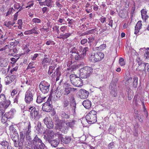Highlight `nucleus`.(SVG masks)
Here are the masks:
<instances>
[{
	"instance_id": "nucleus-1",
	"label": "nucleus",
	"mask_w": 149,
	"mask_h": 149,
	"mask_svg": "<svg viewBox=\"0 0 149 149\" xmlns=\"http://www.w3.org/2000/svg\"><path fill=\"white\" fill-rule=\"evenodd\" d=\"M80 72L79 76L82 78H87L89 77L93 72L92 68L86 66L79 70Z\"/></svg>"
},
{
	"instance_id": "nucleus-2",
	"label": "nucleus",
	"mask_w": 149,
	"mask_h": 149,
	"mask_svg": "<svg viewBox=\"0 0 149 149\" xmlns=\"http://www.w3.org/2000/svg\"><path fill=\"white\" fill-rule=\"evenodd\" d=\"M85 118L89 124H92L97 121V112L95 110H92L85 116Z\"/></svg>"
},
{
	"instance_id": "nucleus-3",
	"label": "nucleus",
	"mask_w": 149,
	"mask_h": 149,
	"mask_svg": "<svg viewBox=\"0 0 149 149\" xmlns=\"http://www.w3.org/2000/svg\"><path fill=\"white\" fill-rule=\"evenodd\" d=\"M104 57V54L101 52L93 53L90 57V61L92 62H97L101 61Z\"/></svg>"
},
{
	"instance_id": "nucleus-4",
	"label": "nucleus",
	"mask_w": 149,
	"mask_h": 149,
	"mask_svg": "<svg viewBox=\"0 0 149 149\" xmlns=\"http://www.w3.org/2000/svg\"><path fill=\"white\" fill-rule=\"evenodd\" d=\"M29 111H30V115L32 119L38 120L41 116L39 114V112L38 109H37L35 107H31L29 108Z\"/></svg>"
},
{
	"instance_id": "nucleus-5",
	"label": "nucleus",
	"mask_w": 149,
	"mask_h": 149,
	"mask_svg": "<svg viewBox=\"0 0 149 149\" xmlns=\"http://www.w3.org/2000/svg\"><path fill=\"white\" fill-rule=\"evenodd\" d=\"M49 87L50 84L44 81L41 82L39 85L40 90L44 94L48 93L49 90Z\"/></svg>"
},
{
	"instance_id": "nucleus-6",
	"label": "nucleus",
	"mask_w": 149,
	"mask_h": 149,
	"mask_svg": "<svg viewBox=\"0 0 149 149\" xmlns=\"http://www.w3.org/2000/svg\"><path fill=\"white\" fill-rule=\"evenodd\" d=\"M51 102V99L48 98L47 101L43 104L42 108L43 111L47 112H50L52 109Z\"/></svg>"
},
{
	"instance_id": "nucleus-7",
	"label": "nucleus",
	"mask_w": 149,
	"mask_h": 149,
	"mask_svg": "<svg viewBox=\"0 0 149 149\" xmlns=\"http://www.w3.org/2000/svg\"><path fill=\"white\" fill-rule=\"evenodd\" d=\"M89 92L87 91L81 89L77 93V96L81 99L86 98L88 96Z\"/></svg>"
},
{
	"instance_id": "nucleus-8",
	"label": "nucleus",
	"mask_w": 149,
	"mask_h": 149,
	"mask_svg": "<svg viewBox=\"0 0 149 149\" xmlns=\"http://www.w3.org/2000/svg\"><path fill=\"white\" fill-rule=\"evenodd\" d=\"M32 92L31 89H29L26 93L25 100L27 103H30L33 100Z\"/></svg>"
},
{
	"instance_id": "nucleus-9",
	"label": "nucleus",
	"mask_w": 149,
	"mask_h": 149,
	"mask_svg": "<svg viewBox=\"0 0 149 149\" xmlns=\"http://www.w3.org/2000/svg\"><path fill=\"white\" fill-rule=\"evenodd\" d=\"M79 53L77 50L75 51V60L79 61L78 63H77L75 64V69L80 68L81 65H83L84 63L82 62V58L80 55L79 54Z\"/></svg>"
},
{
	"instance_id": "nucleus-10",
	"label": "nucleus",
	"mask_w": 149,
	"mask_h": 149,
	"mask_svg": "<svg viewBox=\"0 0 149 149\" xmlns=\"http://www.w3.org/2000/svg\"><path fill=\"white\" fill-rule=\"evenodd\" d=\"M43 121L49 129H51L53 128L54 125L52 120L50 118L46 117L43 120Z\"/></svg>"
},
{
	"instance_id": "nucleus-11",
	"label": "nucleus",
	"mask_w": 149,
	"mask_h": 149,
	"mask_svg": "<svg viewBox=\"0 0 149 149\" xmlns=\"http://www.w3.org/2000/svg\"><path fill=\"white\" fill-rule=\"evenodd\" d=\"M81 48L82 47L81 46H79V45H77V44L76 45L75 47V51H76L77 49V50L79 53V54L80 55L81 58H82L81 54H86V52L88 51L89 49V48L88 47H86L84 48L83 51V53L80 54V53L81 52Z\"/></svg>"
},
{
	"instance_id": "nucleus-12",
	"label": "nucleus",
	"mask_w": 149,
	"mask_h": 149,
	"mask_svg": "<svg viewBox=\"0 0 149 149\" xmlns=\"http://www.w3.org/2000/svg\"><path fill=\"white\" fill-rule=\"evenodd\" d=\"M42 140L36 135L32 140L31 142L34 146H38L42 143Z\"/></svg>"
},
{
	"instance_id": "nucleus-13",
	"label": "nucleus",
	"mask_w": 149,
	"mask_h": 149,
	"mask_svg": "<svg viewBox=\"0 0 149 149\" xmlns=\"http://www.w3.org/2000/svg\"><path fill=\"white\" fill-rule=\"evenodd\" d=\"M35 132L38 134H41L42 133V128L41 122L38 121L37 125L35 127Z\"/></svg>"
},
{
	"instance_id": "nucleus-14",
	"label": "nucleus",
	"mask_w": 149,
	"mask_h": 149,
	"mask_svg": "<svg viewBox=\"0 0 149 149\" xmlns=\"http://www.w3.org/2000/svg\"><path fill=\"white\" fill-rule=\"evenodd\" d=\"M64 123L61 120H59L58 119L56 120V123L54 127L55 129L56 130H60L61 128L62 127V125H63Z\"/></svg>"
},
{
	"instance_id": "nucleus-15",
	"label": "nucleus",
	"mask_w": 149,
	"mask_h": 149,
	"mask_svg": "<svg viewBox=\"0 0 149 149\" xmlns=\"http://www.w3.org/2000/svg\"><path fill=\"white\" fill-rule=\"evenodd\" d=\"M82 105L87 109L90 108L91 106V103L88 100H86L82 103Z\"/></svg>"
},
{
	"instance_id": "nucleus-16",
	"label": "nucleus",
	"mask_w": 149,
	"mask_h": 149,
	"mask_svg": "<svg viewBox=\"0 0 149 149\" xmlns=\"http://www.w3.org/2000/svg\"><path fill=\"white\" fill-rule=\"evenodd\" d=\"M26 131L24 130L23 131L21 132L20 134V142L23 144L24 140V139L26 135Z\"/></svg>"
},
{
	"instance_id": "nucleus-17",
	"label": "nucleus",
	"mask_w": 149,
	"mask_h": 149,
	"mask_svg": "<svg viewBox=\"0 0 149 149\" xmlns=\"http://www.w3.org/2000/svg\"><path fill=\"white\" fill-rule=\"evenodd\" d=\"M107 131L109 134L113 135L116 132L115 127L114 125H111Z\"/></svg>"
},
{
	"instance_id": "nucleus-18",
	"label": "nucleus",
	"mask_w": 149,
	"mask_h": 149,
	"mask_svg": "<svg viewBox=\"0 0 149 149\" xmlns=\"http://www.w3.org/2000/svg\"><path fill=\"white\" fill-rule=\"evenodd\" d=\"M2 146V148L4 149H10L11 147L9 146V143L5 140H3L0 143Z\"/></svg>"
},
{
	"instance_id": "nucleus-19",
	"label": "nucleus",
	"mask_w": 149,
	"mask_h": 149,
	"mask_svg": "<svg viewBox=\"0 0 149 149\" xmlns=\"http://www.w3.org/2000/svg\"><path fill=\"white\" fill-rule=\"evenodd\" d=\"M126 91L127 93L128 99L129 100H130L133 97L132 91L130 87H128L127 88Z\"/></svg>"
},
{
	"instance_id": "nucleus-20",
	"label": "nucleus",
	"mask_w": 149,
	"mask_h": 149,
	"mask_svg": "<svg viewBox=\"0 0 149 149\" xmlns=\"http://www.w3.org/2000/svg\"><path fill=\"white\" fill-rule=\"evenodd\" d=\"M142 18L145 21L148 18V16L147 15V11L144 9H142L141 11Z\"/></svg>"
},
{
	"instance_id": "nucleus-21",
	"label": "nucleus",
	"mask_w": 149,
	"mask_h": 149,
	"mask_svg": "<svg viewBox=\"0 0 149 149\" xmlns=\"http://www.w3.org/2000/svg\"><path fill=\"white\" fill-rule=\"evenodd\" d=\"M75 80L76 81L77 84L75 85L76 87H80L82 85V80L79 77H77L75 74Z\"/></svg>"
},
{
	"instance_id": "nucleus-22",
	"label": "nucleus",
	"mask_w": 149,
	"mask_h": 149,
	"mask_svg": "<svg viewBox=\"0 0 149 149\" xmlns=\"http://www.w3.org/2000/svg\"><path fill=\"white\" fill-rule=\"evenodd\" d=\"M69 129V127L66 124L64 123L63 125H62V127L59 131H61L62 133H66L67 132Z\"/></svg>"
},
{
	"instance_id": "nucleus-23",
	"label": "nucleus",
	"mask_w": 149,
	"mask_h": 149,
	"mask_svg": "<svg viewBox=\"0 0 149 149\" xmlns=\"http://www.w3.org/2000/svg\"><path fill=\"white\" fill-rule=\"evenodd\" d=\"M70 105L72 108L73 111H74V108H74V94H71L70 97Z\"/></svg>"
},
{
	"instance_id": "nucleus-24",
	"label": "nucleus",
	"mask_w": 149,
	"mask_h": 149,
	"mask_svg": "<svg viewBox=\"0 0 149 149\" xmlns=\"http://www.w3.org/2000/svg\"><path fill=\"white\" fill-rule=\"evenodd\" d=\"M71 141V138L69 136H64L62 140V143L65 144H68Z\"/></svg>"
},
{
	"instance_id": "nucleus-25",
	"label": "nucleus",
	"mask_w": 149,
	"mask_h": 149,
	"mask_svg": "<svg viewBox=\"0 0 149 149\" xmlns=\"http://www.w3.org/2000/svg\"><path fill=\"white\" fill-rule=\"evenodd\" d=\"M111 95L112 97H116L117 95L118 91L117 88H114L110 91Z\"/></svg>"
},
{
	"instance_id": "nucleus-26",
	"label": "nucleus",
	"mask_w": 149,
	"mask_h": 149,
	"mask_svg": "<svg viewBox=\"0 0 149 149\" xmlns=\"http://www.w3.org/2000/svg\"><path fill=\"white\" fill-rule=\"evenodd\" d=\"M50 143L51 146L53 147H56L59 144L58 141L56 140H52L48 142Z\"/></svg>"
},
{
	"instance_id": "nucleus-27",
	"label": "nucleus",
	"mask_w": 149,
	"mask_h": 149,
	"mask_svg": "<svg viewBox=\"0 0 149 149\" xmlns=\"http://www.w3.org/2000/svg\"><path fill=\"white\" fill-rule=\"evenodd\" d=\"M54 136L46 133V135L44 136V138L47 142H50L53 138Z\"/></svg>"
},
{
	"instance_id": "nucleus-28",
	"label": "nucleus",
	"mask_w": 149,
	"mask_h": 149,
	"mask_svg": "<svg viewBox=\"0 0 149 149\" xmlns=\"http://www.w3.org/2000/svg\"><path fill=\"white\" fill-rule=\"evenodd\" d=\"M8 62L6 59L1 60L0 62V66L1 67H6L8 65Z\"/></svg>"
},
{
	"instance_id": "nucleus-29",
	"label": "nucleus",
	"mask_w": 149,
	"mask_h": 149,
	"mask_svg": "<svg viewBox=\"0 0 149 149\" xmlns=\"http://www.w3.org/2000/svg\"><path fill=\"white\" fill-rule=\"evenodd\" d=\"M11 138L14 142H16L19 140V135L18 133L13 134L11 135Z\"/></svg>"
},
{
	"instance_id": "nucleus-30",
	"label": "nucleus",
	"mask_w": 149,
	"mask_h": 149,
	"mask_svg": "<svg viewBox=\"0 0 149 149\" xmlns=\"http://www.w3.org/2000/svg\"><path fill=\"white\" fill-rule=\"evenodd\" d=\"M133 86L134 88H136L138 85V78L136 77H134L133 78Z\"/></svg>"
},
{
	"instance_id": "nucleus-31",
	"label": "nucleus",
	"mask_w": 149,
	"mask_h": 149,
	"mask_svg": "<svg viewBox=\"0 0 149 149\" xmlns=\"http://www.w3.org/2000/svg\"><path fill=\"white\" fill-rule=\"evenodd\" d=\"M136 61L138 62V65H140L141 64H142V66H143V70H144L146 69V65L148 64L147 63H143L142 64V61L141 60H140L139 58L136 59Z\"/></svg>"
},
{
	"instance_id": "nucleus-32",
	"label": "nucleus",
	"mask_w": 149,
	"mask_h": 149,
	"mask_svg": "<svg viewBox=\"0 0 149 149\" xmlns=\"http://www.w3.org/2000/svg\"><path fill=\"white\" fill-rule=\"evenodd\" d=\"M73 70H71V73L72 74L70 75V78L72 84L74 85V74H73Z\"/></svg>"
},
{
	"instance_id": "nucleus-33",
	"label": "nucleus",
	"mask_w": 149,
	"mask_h": 149,
	"mask_svg": "<svg viewBox=\"0 0 149 149\" xmlns=\"http://www.w3.org/2000/svg\"><path fill=\"white\" fill-rule=\"evenodd\" d=\"M13 113L11 111H9V112L6 113L4 114V117L7 118H10L13 117Z\"/></svg>"
},
{
	"instance_id": "nucleus-34",
	"label": "nucleus",
	"mask_w": 149,
	"mask_h": 149,
	"mask_svg": "<svg viewBox=\"0 0 149 149\" xmlns=\"http://www.w3.org/2000/svg\"><path fill=\"white\" fill-rule=\"evenodd\" d=\"M46 98L45 97H42L40 95L38 96H37L36 102L38 103H40L42 102Z\"/></svg>"
},
{
	"instance_id": "nucleus-35",
	"label": "nucleus",
	"mask_w": 149,
	"mask_h": 149,
	"mask_svg": "<svg viewBox=\"0 0 149 149\" xmlns=\"http://www.w3.org/2000/svg\"><path fill=\"white\" fill-rule=\"evenodd\" d=\"M55 135L56 137H57L59 139L61 140L62 141V140H63L64 136L63 135L59 132H57L55 134Z\"/></svg>"
},
{
	"instance_id": "nucleus-36",
	"label": "nucleus",
	"mask_w": 149,
	"mask_h": 149,
	"mask_svg": "<svg viewBox=\"0 0 149 149\" xmlns=\"http://www.w3.org/2000/svg\"><path fill=\"white\" fill-rule=\"evenodd\" d=\"M70 33H66L64 34L61 35L58 38L64 39L69 37L70 36Z\"/></svg>"
},
{
	"instance_id": "nucleus-37",
	"label": "nucleus",
	"mask_w": 149,
	"mask_h": 149,
	"mask_svg": "<svg viewBox=\"0 0 149 149\" xmlns=\"http://www.w3.org/2000/svg\"><path fill=\"white\" fill-rule=\"evenodd\" d=\"M109 88L111 90L113 89L114 88H117L116 84L113 81H112L110 84Z\"/></svg>"
},
{
	"instance_id": "nucleus-38",
	"label": "nucleus",
	"mask_w": 149,
	"mask_h": 149,
	"mask_svg": "<svg viewBox=\"0 0 149 149\" xmlns=\"http://www.w3.org/2000/svg\"><path fill=\"white\" fill-rule=\"evenodd\" d=\"M51 61L50 59L47 57L44 58L42 61V64L49 63Z\"/></svg>"
},
{
	"instance_id": "nucleus-39",
	"label": "nucleus",
	"mask_w": 149,
	"mask_h": 149,
	"mask_svg": "<svg viewBox=\"0 0 149 149\" xmlns=\"http://www.w3.org/2000/svg\"><path fill=\"white\" fill-rule=\"evenodd\" d=\"M31 31L32 34L33 33L36 34H38V28L36 26H35L31 30Z\"/></svg>"
},
{
	"instance_id": "nucleus-40",
	"label": "nucleus",
	"mask_w": 149,
	"mask_h": 149,
	"mask_svg": "<svg viewBox=\"0 0 149 149\" xmlns=\"http://www.w3.org/2000/svg\"><path fill=\"white\" fill-rule=\"evenodd\" d=\"M9 129L13 134H17L18 133L16 131V130L15 129L13 125H11L10 126Z\"/></svg>"
},
{
	"instance_id": "nucleus-41",
	"label": "nucleus",
	"mask_w": 149,
	"mask_h": 149,
	"mask_svg": "<svg viewBox=\"0 0 149 149\" xmlns=\"http://www.w3.org/2000/svg\"><path fill=\"white\" fill-rule=\"evenodd\" d=\"M6 100L5 96L4 94L0 95V103L5 102Z\"/></svg>"
},
{
	"instance_id": "nucleus-42",
	"label": "nucleus",
	"mask_w": 149,
	"mask_h": 149,
	"mask_svg": "<svg viewBox=\"0 0 149 149\" xmlns=\"http://www.w3.org/2000/svg\"><path fill=\"white\" fill-rule=\"evenodd\" d=\"M106 44H103L102 45H101L99 47H97L96 48H98L99 50L101 51L105 49L106 48Z\"/></svg>"
},
{
	"instance_id": "nucleus-43",
	"label": "nucleus",
	"mask_w": 149,
	"mask_h": 149,
	"mask_svg": "<svg viewBox=\"0 0 149 149\" xmlns=\"http://www.w3.org/2000/svg\"><path fill=\"white\" fill-rule=\"evenodd\" d=\"M67 126L70 127L72 129L74 128V121L68 123H66Z\"/></svg>"
},
{
	"instance_id": "nucleus-44",
	"label": "nucleus",
	"mask_w": 149,
	"mask_h": 149,
	"mask_svg": "<svg viewBox=\"0 0 149 149\" xmlns=\"http://www.w3.org/2000/svg\"><path fill=\"white\" fill-rule=\"evenodd\" d=\"M88 43L89 44V46L90 47L91 46V44L90 43L93 42L95 40L94 37L91 36L89 37L88 38Z\"/></svg>"
},
{
	"instance_id": "nucleus-45",
	"label": "nucleus",
	"mask_w": 149,
	"mask_h": 149,
	"mask_svg": "<svg viewBox=\"0 0 149 149\" xmlns=\"http://www.w3.org/2000/svg\"><path fill=\"white\" fill-rule=\"evenodd\" d=\"M5 81L6 84H9L12 82L8 76L5 78Z\"/></svg>"
},
{
	"instance_id": "nucleus-46",
	"label": "nucleus",
	"mask_w": 149,
	"mask_h": 149,
	"mask_svg": "<svg viewBox=\"0 0 149 149\" xmlns=\"http://www.w3.org/2000/svg\"><path fill=\"white\" fill-rule=\"evenodd\" d=\"M119 63L122 66L125 65V63L124 61V59L122 58H120L119 59Z\"/></svg>"
},
{
	"instance_id": "nucleus-47",
	"label": "nucleus",
	"mask_w": 149,
	"mask_h": 149,
	"mask_svg": "<svg viewBox=\"0 0 149 149\" xmlns=\"http://www.w3.org/2000/svg\"><path fill=\"white\" fill-rule=\"evenodd\" d=\"M54 69V68L53 67L50 66L49 67V70L48 72V74H51L53 72V70Z\"/></svg>"
},
{
	"instance_id": "nucleus-48",
	"label": "nucleus",
	"mask_w": 149,
	"mask_h": 149,
	"mask_svg": "<svg viewBox=\"0 0 149 149\" xmlns=\"http://www.w3.org/2000/svg\"><path fill=\"white\" fill-rule=\"evenodd\" d=\"M46 133L54 136V132L52 130H46Z\"/></svg>"
},
{
	"instance_id": "nucleus-49",
	"label": "nucleus",
	"mask_w": 149,
	"mask_h": 149,
	"mask_svg": "<svg viewBox=\"0 0 149 149\" xmlns=\"http://www.w3.org/2000/svg\"><path fill=\"white\" fill-rule=\"evenodd\" d=\"M115 147L114 143L113 142H112L109 143L108 145V148L109 149H112Z\"/></svg>"
},
{
	"instance_id": "nucleus-50",
	"label": "nucleus",
	"mask_w": 149,
	"mask_h": 149,
	"mask_svg": "<svg viewBox=\"0 0 149 149\" xmlns=\"http://www.w3.org/2000/svg\"><path fill=\"white\" fill-rule=\"evenodd\" d=\"M15 23V22H14L13 23H12L10 21H9L7 23V24H5V25L7 27L10 28L11 26H13L14 25V24Z\"/></svg>"
},
{
	"instance_id": "nucleus-51",
	"label": "nucleus",
	"mask_w": 149,
	"mask_h": 149,
	"mask_svg": "<svg viewBox=\"0 0 149 149\" xmlns=\"http://www.w3.org/2000/svg\"><path fill=\"white\" fill-rule=\"evenodd\" d=\"M61 116L63 118H69L68 115L63 111L61 112Z\"/></svg>"
},
{
	"instance_id": "nucleus-52",
	"label": "nucleus",
	"mask_w": 149,
	"mask_h": 149,
	"mask_svg": "<svg viewBox=\"0 0 149 149\" xmlns=\"http://www.w3.org/2000/svg\"><path fill=\"white\" fill-rule=\"evenodd\" d=\"M33 62L30 63L29 64L27 69H32L35 68V67L33 66Z\"/></svg>"
},
{
	"instance_id": "nucleus-53",
	"label": "nucleus",
	"mask_w": 149,
	"mask_h": 149,
	"mask_svg": "<svg viewBox=\"0 0 149 149\" xmlns=\"http://www.w3.org/2000/svg\"><path fill=\"white\" fill-rule=\"evenodd\" d=\"M18 67H15L14 68H13V69L10 70V72L11 74H14V73L17 70Z\"/></svg>"
},
{
	"instance_id": "nucleus-54",
	"label": "nucleus",
	"mask_w": 149,
	"mask_h": 149,
	"mask_svg": "<svg viewBox=\"0 0 149 149\" xmlns=\"http://www.w3.org/2000/svg\"><path fill=\"white\" fill-rule=\"evenodd\" d=\"M32 21L35 23H40L41 22V20L37 18H34L32 19Z\"/></svg>"
},
{
	"instance_id": "nucleus-55",
	"label": "nucleus",
	"mask_w": 149,
	"mask_h": 149,
	"mask_svg": "<svg viewBox=\"0 0 149 149\" xmlns=\"http://www.w3.org/2000/svg\"><path fill=\"white\" fill-rule=\"evenodd\" d=\"M100 20L102 23H103L106 22V18L104 16H102L100 17Z\"/></svg>"
},
{
	"instance_id": "nucleus-56",
	"label": "nucleus",
	"mask_w": 149,
	"mask_h": 149,
	"mask_svg": "<svg viewBox=\"0 0 149 149\" xmlns=\"http://www.w3.org/2000/svg\"><path fill=\"white\" fill-rule=\"evenodd\" d=\"M39 145V147H40V149H44L45 147V145L44 143H42H42H40Z\"/></svg>"
},
{
	"instance_id": "nucleus-57",
	"label": "nucleus",
	"mask_w": 149,
	"mask_h": 149,
	"mask_svg": "<svg viewBox=\"0 0 149 149\" xmlns=\"http://www.w3.org/2000/svg\"><path fill=\"white\" fill-rule=\"evenodd\" d=\"M142 24L141 23V21H139L137 23L136 26L138 27L139 28H141Z\"/></svg>"
},
{
	"instance_id": "nucleus-58",
	"label": "nucleus",
	"mask_w": 149,
	"mask_h": 149,
	"mask_svg": "<svg viewBox=\"0 0 149 149\" xmlns=\"http://www.w3.org/2000/svg\"><path fill=\"white\" fill-rule=\"evenodd\" d=\"M13 10H14L13 8H10L8 11L7 13L6 16H7L10 14L11 13Z\"/></svg>"
},
{
	"instance_id": "nucleus-59",
	"label": "nucleus",
	"mask_w": 149,
	"mask_h": 149,
	"mask_svg": "<svg viewBox=\"0 0 149 149\" xmlns=\"http://www.w3.org/2000/svg\"><path fill=\"white\" fill-rule=\"evenodd\" d=\"M9 77L10 78L12 82L14 81L16 78V76L15 75H12L10 77Z\"/></svg>"
},
{
	"instance_id": "nucleus-60",
	"label": "nucleus",
	"mask_w": 149,
	"mask_h": 149,
	"mask_svg": "<svg viewBox=\"0 0 149 149\" xmlns=\"http://www.w3.org/2000/svg\"><path fill=\"white\" fill-rule=\"evenodd\" d=\"M59 26L56 25L54 26L53 28V29L56 30L57 33L59 34Z\"/></svg>"
},
{
	"instance_id": "nucleus-61",
	"label": "nucleus",
	"mask_w": 149,
	"mask_h": 149,
	"mask_svg": "<svg viewBox=\"0 0 149 149\" xmlns=\"http://www.w3.org/2000/svg\"><path fill=\"white\" fill-rule=\"evenodd\" d=\"M56 74L57 75V77L56 78V80L57 81L59 79V76L61 75V73L60 72L58 71L57 69L56 70Z\"/></svg>"
},
{
	"instance_id": "nucleus-62",
	"label": "nucleus",
	"mask_w": 149,
	"mask_h": 149,
	"mask_svg": "<svg viewBox=\"0 0 149 149\" xmlns=\"http://www.w3.org/2000/svg\"><path fill=\"white\" fill-rule=\"evenodd\" d=\"M88 40L87 39L84 38L82 40H81V43L82 45H84L87 42Z\"/></svg>"
},
{
	"instance_id": "nucleus-63",
	"label": "nucleus",
	"mask_w": 149,
	"mask_h": 149,
	"mask_svg": "<svg viewBox=\"0 0 149 149\" xmlns=\"http://www.w3.org/2000/svg\"><path fill=\"white\" fill-rule=\"evenodd\" d=\"M141 28H139L138 27H136L135 26V31H134V34H136L137 33L139 32V30Z\"/></svg>"
},
{
	"instance_id": "nucleus-64",
	"label": "nucleus",
	"mask_w": 149,
	"mask_h": 149,
	"mask_svg": "<svg viewBox=\"0 0 149 149\" xmlns=\"http://www.w3.org/2000/svg\"><path fill=\"white\" fill-rule=\"evenodd\" d=\"M65 95H67L70 92V88H65Z\"/></svg>"
}]
</instances>
